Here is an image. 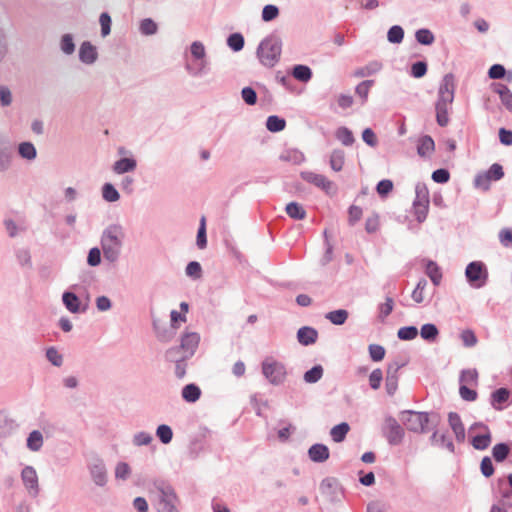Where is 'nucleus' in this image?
<instances>
[{"label":"nucleus","mask_w":512,"mask_h":512,"mask_svg":"<svg viewBox=\"0 0 512 512\" xmlns=\"http://www.w3.org/2000/svg\"><path fill=\"white\" fill-rule=\"evenodd\" d=\"M125 236L123 226L118 223L110 224L103 230L100 245L106 261L115 263L119 260Z\"/></svg>","instance_id":"1"},{"label":"nucleus","mask_w":512,"mask_h":512,"mask_svg":"<svg viewBox=\"0 0 512 512\" xmlns=\"http://www.w3.org/2000/svg\"><path fill=\"white\" fill-rule=\"evenodd\" d=\"M455 77L453 74H446L439 87L438 99L436 101V120L438 125L446 126L449 123V111L451 110L455 93Z\"/></svg>","instance_id":"2"},{"label":"nucleus","mask_w":512,"mask_h":512,"mask_svg":"<svg viewBox=\"0 0 512 512\" xmlns=\"http://www.w3.org/2000/svg\"><path fill=\"white\" fill-rule=\"evenodd\" d=\"M153 487L157 492L155 509L157 512H181V500L175 488L164 479H155Z\"/></svg>","instance_id":"3"},{"label":"nucleus","mask_w":512,"mask_h":512,"mask_svg":"<svg viewBox=\"0 0 512 512\" xmlns=\"http://www.w3.org/2000/svg\"><path fill=\"white\" fill-rule=\"evenodd\" d=\"M400 420L409 431L425 433L430 428L429 425H431V428L438 425L439 416L436 413L405 410L400 413Z\"/></svg>","instance_id":"4"},{"label":"nucleus","mask_w":512,"mask_h":512,"mask_svg":"<svg viewBox=\"0 0 512 512\" xmlns=\"http://www.w3.org/2000/svg\"><path fill=\"white\" fill-rule=\"evenodd\" d=\"M465 277L472 288H483L488 282V268L482 261H472L465 268Z\"/></svg>","instance_id":"5"},{"label":"nucleus","mask_w":512,"mask_h":512,"mask_svg":"<svg viewBox=\"0 0 512 512\" xmlns=\"http://www.w3.org/2000/svg\"><path fill=\"white\" fill-rule=\"evenodd\" d=\"M281 55V43L272 38L265 39L258 48V57L262 64L273 67Z\"/></svg>","instance_id":"6"},{"label":"nucleus","mask_w":512,"mask_h":512,"mask_svg":"<svg viewBox=\"0 0 512 512\" xmlns=\"http://www.w3.org/2000/svg\"><path fill=\"white\" fill-rule=\"evenodd\" d=\"M262 373L270 384L278 386L284 383L287 371L283 363L274 360L273 358H266L262 364Z\"/></svg>","instance_id":"7"},{"label":"nucleus","mask_w":512,"mask_h":512,"mask_svg":"<svg viewBox=\"0 0 512 512\" xmlns=\"http://www.w3.org/2000/svg\"><path fill=\"white\" fill-rule=\"evenodd\" d=\"M87 469L93 483L98 487H104L108 482V471L104 460L97 454L87 459Z\"/></svg>","instance_id":"8"},{"label":"nucleus","mask_w":512,"mask_h":512,"mask_svg":"<svg viewBox=\"0 0 512 512\" xmlns=\"http://www.w3.org/2000/svg\"><path fill=\"white\" fill-rule=\"evenodd\" d=\"M14 150V143L7 135L0 132V173H5L12 168Z\"/></svg>","instance_id":"9"},{"label":"nucleus","mask_w":512,"mask_h":512,"mask_svg":"<svg viewBox=\"0 0 512 512\" xmlns=\"http://www.w3.org/2000/svg\"><path fill=\"white\" fill-rule=\"evenodd\" d=\"M300 176L304 181L320 188L329 196L335 195L337 192L335 183L322 174H317L312 171H303L300 173Z\"/></svg>","instance_id":"10"},{"label":"nucleus","mask_w":512,"mask_h":512,"mask_svg":"<svg viewBox=\"0 0 512 512\" xmlns=\"http://www.w3.org/2000/svg\"><path fill=\"white\" fill-rule=\"evenodd\" d=\"M384 435L390 445L396 446L403 441L405 431L394 417L388 416L385 419Z\"/></svg>","instance_id":"11"},{"label":"nucleus","mask_w":512,"mask_h":512,"mask_svg":"<svg viewBox=\"0 0 512 512\" xmlns=\"http://www.w3.org/2000/svg\"><path fill=\"white\" fill-rule=\"evenodd\" d=\"M21 480L31 497L35 498L39 495L40 487L38 482V475L33 466L27 465L22 469Z\"/></svg>","instance_id":"12"},{"label":"nucleus","mask_w":512,"mask_h":512,"mask_svg":"<svg viewBox=\"0 0 512 512\" xmlns=\"http://www.w3.org/2000/svg\"><path fill=\"white\" fill-rule=\"evenodd\" d=\"M511 391L501 387L494 390L490 395V405L497 411L504 410L509 405Z\"/></svg>","instance_id":"13"},{"label":"nucleus","mask_w":512,"mask_h":512,"mask_svg":"<svg viewBox=\"0 0 512 512\" xmlns=\"http://www.w3.org/2000/svg\"><path fill=\"white\" fill-rule=\"evenodd\" d=\"M319 489L322 495L334 501L338 497L341 487L335 477H326L321 481Z\"/></svg>","instance_id":"14"},{"label":"nucleus","mask_w":512,"mask_h":512,"mask_svg":"<svg viewBox=\"0 0 512 512\" xmlns=\"http://www.w3.org/2000/svg\"><path fill=\"white\" fill-rule=\"evenodd\" d=\"M62 301L66 309L73 314L84 313L88 308V304L82 306L79 297L71 291L62 294Z\"/></svg>","instance_id":"15"},{"label":"nucleus","mask_w":512,"mask_h":512,"mask_svg":"<svg viewBox=\"0 0 512 512\" xmlns=\"http://www.w3.org/2000/svg\"><path fill=\"white\" fill-rule=\"evenodd\" d=\"M200 336L196 332H188L182 335L180 347L187 353L188 356L193 357L198 348Z\"/></svg>","instance_id":"16"},{"label":"nucleus","mask_w":512,"mask_h":512,"mask_svg":"<svg viewBox=\"0 0 512 512\" xmlns=\"http://www.w3.org/2000/svg\"><path fill=\"white\" fill-rule=\"evenodd\" d=\"M448 422L449 425L455 434V438L459 443H462L465 441L466 433H465V427L462 423L461 417L456 412H450L448 414Z\"/></svg>","instance_id":"17"},{"label":"nucleus","mask_w":512,"mask_h":512,"mask_svg":"<svg viewBox=\"0 0 512 512\" xmlns=\"http://www.w3.org/2000/svg\"><path fill=\"white\" fill-rule=\"evenodd\" d=\"M417 154L422 158H430L435 150V142L429 135H423L416 141Z\"/></svg>","instance_id":"18"},{"label":"nucleus","mask_w":512,"mask_h":512,"mask_svg":"<svg viewBox=\"0 0 512 512\" xmlns=\"http://www.w3.org/2000/svg\"><path fill=\"white\" fill-rule=\"evenodd\" d=\"M309 459L315 463H323L328 460L330 456L329 448L321 443L313 444L308 449Z\"/></svg>","instance_id":"19"},{"label":"nucleus","mask_w":512,"mask_h":512,"mask_svg":"<svg viewBox=\"0 0 512 512\" xmlns=\"http://www.w3.org/2000/svg\"><path fill=\"white\" fill-rule=\"evenodd\" d=\"M318 339V331L310 326H303L297 331V340L303 346L314 344Z\"/></svg>","instance_id":"20"},{"label":"nucleus","mask_w":512,"mask_h":512,"mask_svg":"<svg viewBox=\"0 0 512 512\" xmlns=\"http://www.w3.org/2000/svg\"><path fill=\"white\" fill-rule=\"evenodd\" d=\"M137 167V161L133 157H122L114 162L112 170L114 173L121 175L133 172Z\"/></svg>","instance_id":"21"},{"label":"nucleus","mask_w":512,"mask_h":512,"mask_svg":"<svg viewBox=\"0 0 512 512\" xmlns=\"http://www.w3.org/2000/svg\"><path fill=\"white\" fill-rule=\"evenodd\" d=\"M425 273L435 286H439L442 280V272L438 264L433 260H423Z\"/></svg>","instance_id":"22"},{"label":"nucleus","mask_w":512,"mask_h":512,"mask_svg":"<svg viewBox=\"0 0 512 512\" xmlns=\"http://www.w3.org/2000/svg\"><path fill=\"white\" fill-rule=\"evenodd\" d=\"M430 442L432 445L446 448L451 453L455 452L454 443L451 438L447 437L446 433L439 434V432L435 430L430 437Z\"/></svg>","instance_id":"23"},{"label":"nucleus","mask_w":512,"mask_h":512,"mask_svg":"<svg viewBox=\"0 0 512 512\" xmlns=\"http://www.w3.org/2000/svg\"><path fill=\"white\" fill-rule=\"evenodd\" d=\"M491 441L492 434L490 429H487L484 433L473 436L470 443L474 449L483 451L490 446Z\"/></svg>","instance_id":"24"},{"label":"nucleus","mask_w":512,"mask_h":512,"mask_svg":"<svg viewBox=\"0 0 512 512\" xmlns=\"http://www.w3.org/2000/svg\"><path fill=\"white\" fill-rule=\"evenodd\" d=\"M17 153L20 158L27 161H33L37 157V150L34 144L29 141L19 143L17 146Z\"/></svg>","instance_id":"25"},{"label":"nucleus","mask_w":512,"mask_h":512,"mask_svg":"<svg viewBox=\"0 0 512 512\" xmlns=\"http://www.w3.org/2000/svg\"><path fill=\"white\" fill-rule=\"evenodd\" d=\"M17 428V424L13 419L8 417L4 412H0V437L6 438L10 436Z\"/></svg>","instance_id":"26"},{"label":"nucleus","mask_w":512,"mask_h":512,"mask_svg":"<svg viewBox=\"0 0 512 512\" xmlns=\"http://www.w3.org/2000/svg\"><path fill=\"white\" fill-rule=\"evenodd\" d=\"M181 396L186 402L195 403L201 397V389L194 383L187 384L182 388Z\"/></svg>","instance_id":"27"},{"label":"nucleus","mask_w":512,"mask_h":512,"mask_svg":"<svg viewBox=\"0 0 512 512\" xmlns=\"http://www.w3.org/2000/svg\"><path fill=\"white\" fill-rule=\"evenodd\" d=\"M153 329L157 339L161 342H169L175 335V331L172 328H168L165 325H160L157 320L153 321Z\"/></svg>","instance_id":"28"},{"label":"nucleus","mask_w":512,"mask_h":512,"mask_svg":"<svg viewBox=\"0 0 512 512\" xmlns=\"http://www.w3.org/2000/svg\"><path fill=\"white\" fill-rule=\"evenodd\" d=\"M164 358L167 362L174 363L179 362V360H190L192 357L184 353V350L178 345L167 349Z\"/></svg>","instance_id":"29"},{"label":"nucleus","mask_w":512,"mask_h":512,"mask_svg":"<svg viewBox=\"0 0 512 512\" xmlns=\"http://www.w3.org/2000/svg\"><path fill=\"white\" fill-rule=\"evenodd\" d=\"M511 444L512 443L501 442L497 443L492 448V456L496 462L501 463L507 459L511 450Z\"/></svg>","instance_id":"30"},{"label":"nucleus","mask_w":512,"mask_h":512,"mask_svg":"<svg viewBox=\"0 0 512 512\" xmlns=\"http://www.w3.org/2000/svg\"><path fill=\"white\" fill-rule=\"evenodd\" d=\"M79 57L85 63H93L96 60V48L89 42H84L79 50Z\"/></svg>","instance_id":"31"},{"label":"nucleus","mask_w":512,"mask_h":512,"mask_svg":"<svg viewBox=\"0 0 512 512\" xmlns=\"http://www.w3.org/2000/svg\"><path fill=\"white\" fill-rule=\"evenodd\" d=\"M420 336L423 340L433 343L439 336V330L433 323H426L420 329Z\"/></svg>","instance_id":"32"},{"label":"nucleus","mask_w":512,"mask_h":512,"mask_svg":"<svg viewBox=\"0 0 512 512\" xmlns=\"http://www.w3.org/2000/svg\"><path fill=\"white\" fill-rule=\"evenodd\" d=\"M345 163V153L341 149H335L330 155L329 164L333 171L339 172L343 169Z\"/></svg>","instance_id":"33"},{"label":"nucleus","mask_w":512,"mask_h":512,"mask_svg":"<svg viewBox=\"0 0 512 512\" xmlns=\"http://www.w3.org/2000/svg\"><path fill=\"white\" fill-rule=\"evenodd\" d=\"M279 159L293 164H300L305 160V156L297 149H287L280 154Z\"/></svg>","instance_id":"34"},{"label":"nucleus","mask_w":512,"mask_h":512,"mask_svg":"<svg viewBox=\"0 0 512 512\" xmlns=\"http://www.w3.org/2000/svg\"><path fill=\"white\" fill-rule=\"evenodd\" d=\"M43 446V435L39 430H33L27 437V447L33 452L39 451Z\"/></svg>","instance_id":"35"},{"label":"nucleus","mask_w":512,"mask_h":512,"mask_svg":"<svg viewBox=\"0 0 512 512\" xmlns=\"http://www.w3.org/2000/svg\"><path fill=\"white\" fill-rule=\"evenodd\" d=\"M285 211L290 218L295 220H302L306 217L305 209L297 202L288 203L286 205Z\"/></svg>","instance_id":"36"},{"label":"nucleus","mask_w":512,"mask_h":512,"mask_svg":"<svg viewBox=\"0 0 512 512\" xmlns=\"http://www.w3.org/2000/svg\"><path fill=\"white\" fill-rule=\"evenodd\" d=\"M413 208H414V215L416 217V220L419 223L424 222L427 218V214H428V210H429V201L414 200Z\"/></svg>","instance_id":"37"},{"label":"nucleus","mask_w":512,"mask_h":512,"mask_svg":"<svg viewBox=\"0 0 512 512\" xmlns=\"http://www.w3.org/2000/svg\"><path fill=\"white\" fill-rule=\"evenodd\" d=\"M478 371L473 368V369H463L461 372H460V376H459V382H460V385L464 384V385H477L478 384Z\"/></svg>","instance_id":"38"},{"label":"nucleus","mask_w":512,"mask_h":512,"mask_svg":"<svg viewBox=\"0 0 512 512\" xmlns=\"http://www.w3.org/2000/svg\"><path fill=\"white\" fill-rule=\"evenodd\" d=\"M349 429L350 427L346 422H342L340 424L335 425L330 431V435L333 441L336 443L342 442L345 439L347 433L349 432Z\"/></svg>","instance_id":"39"},{"label":"nucleus","mask_w":512,"mask_h":512,"mask_svg":"<svg viewBox=\"0 0 512 512\" xmlns=\"http://www.w3.org/2000/svg\"><path fill=\"white\" fill-rule=\"evenodd\" d=\"M323 372V367L317 364L304 373L303 380L309 384L317 383L322 378Z\"/></svg>","instance_id":"40"},{"label":"nucleus","mask_w":512,"mask_h":512,"mask_svg":"<svg viewBox=\"0 0 512 512\" xmlns=\"http://www.w3.org/2000/svg\"><path fill=\"white\" fill-rule=\"evenodd\" d=\"M382 68L381 63L377 61H373L361 67L355 71V76L357 77H367L379 72Z\"/></svg>","instance_id":"41"},{"label":"nucleus","mask_w":512,"mask_h":512,"mask_svg":"<svg viewBox=\"0 0 512 512\" xmlns=\"http://www.w3.org/2000/svg\"><path fill=\"white\" fill-rule=\"evenodd\" d=\"M325 317L334 325H342L348 318V312L345 309H338L328 312Z\"/></svg>","instance_id":"42"},{"label":"nucleus","mask_w":512,"mask_h":512,"mask_svg":"<svg viewBox=\"0 0 512 512\" xmlns=\"http://www.w3.org/2000/svg\"><path fill=\"white\" fill-rule=\"evenodd\" d=\"M46 359L55 367H60L63 364L64 358L61 353L57 350L56 347L51 346L46 349L45 352Z\"/></svg>","instance_id":"43"},{"label":"nucleus","mask_w":512,"mask_h":512,"mask_svg":"<svg viewBox=\"0 0 512 512\" xmlns=\"http://www.w3.org/2000/svg\"><path fill=\"white\" fill-rule=\"evenodd\" d=\"M102 197L107 202H116L119 200L120 194L113 184L105 183L102 186Z\"/></svg>","instance_id":"44"},{"label":"nucleus","mask_w":512,"mask_h":512,"mask_svg":"<svg viewBox=\"0 0 512 512\" xmlns=\"http://www.w3.org/2000/svg\"><path fill=\"white\" fill-rule=\"evenodd\" d=\"M459 337L462 341L463 346L466 348H472L476 346V344L478 343V338L475 332L471 329H465L461 331Z\"/></svg>","instance_id":"45"},{"label":"nucleus","mask_w":512,"mask_h":512,"mask_svg":"<svg viewBox=\"0 0 512 512\" xmlns=\"http://www.w3.org/2000/svg\"><path fill=\"white\" fill-rule=\"evenodd\" d=\"M156 436L163 444H169L173 438V431L169 425L161 424L156 429Z\"/></svg>","instance_id":"46"},{"label":"nucleus","mask_w":512,"mask_h":512,"mask_svg":"<svg viewBox=\"0 0 512 512\" xmlns=\"http://www.w3.org/2000/svg\"><path fill=\"white\" fill-rule=\"evenodd\" d=\"M196 245L199 249H204L207 246L206 222L204 216L200 219V225L196 236Z\"/></svg>","instance_id":"47"},{"label":"nucleus","mask_w":512,"mask_h":512,"mask_svg":"<svg viewBox=\"0 0 512 512\" xmlns=\"http://www.w3.org/2000/svg\"><path fill=\"white\" fill-rule=\"evenodd\" d=\"M417 335L418 329L415 326H404L401 327L397 332L398 338L403 341L413 340L417 337Z\"/></svg>","instance_id":"48"},{"label":"nucleus","mask_w":512,"mask_h":512,"mask_svg":"<svg viewBox=\"0 0 512 512\" xmlns=\"http://www.w3.org/2000/svg\"><path fill=\"white\" fill-rule=\"evenodd\" d=\"M369 356L372 361L379 362L385 357V348L379 344H370L368 347Z\"/></svg>","instance_id":"49"},{"label":"nucleus","mask_w":512,"mask_h":512,"mask_svg":"<svg viewBox=\"0 0 512 512\" xmlns=\"http://www.w3.org/2000/svg\"><path fill=\"white\" fill-rule=\"evenodd\" d=\"M185 273L188 277L194 280L200 279L202 276V267L199 262L191 261L187 264Z\"/></svg>","instance_id":"50"},{"label":"nucleus","mask_w":512,"mask_h":512,"mask_svg":"<svg viewBox=\"0 0 512 512\" xmlns=\"http://www.w3.org/2000/svg\"><path fill=\"white\" fill-rule=\"evenodd\" d=\"M490 181H498L504 177V171L502 165L494 163L490 168L484 172Z\"/></svg>","instance_id":"51"},{"label":"nucleus","mask_w":512,"mask_h":512,"mask_svg":"<svg viewBox=\"0 0 512 512\" xmlns=\"http://www.w3.org/2000/svg\"><path fill=\"white\" fill-rule=\"evenodd\" d=\"M426 286H427V280L424 278H421L418 281L415 289L412 291L411 297L416 303L423 302V300H424L423 292H424V289Z\"/></svg>","instance_id":"52"},{"label":"nucleus","mask_w":512,"mask_h":512,"mask_svg":"<svg viewBox=\"0 0 512 512\" xmlns=\"http://www.w3.org/2000/svg\"><path fill=\"white\" fill-rule=\"evenodd\" d=\"M293 76L297 80L306 82L311 78L312 73H311V70L309 67L304 66V65H297V66H295V68L293 70Z\"/></svg>","instance_id":"53"},{"label":"nucleus","mask_w":512,"mask_h":512,"mask_svg":"<svg viewBox=\"0 0 512 512\" xmlns=\"http://www.w3.org/2000/svg\"><path fill=\"white\" fill-rule=\"evenodd\" d=\"M131 474V468L126 462H119L115 467V478L120 480H127Z\"/></svg>","instance_id":"54"},{"label":"nucleus","mask_w":512,"mask_h":512,"mask_svg":"<svg viewBox=\"0 0 512 512\" xmlns=\"http://www.w3.org/2000/svg\"><path fill=\"white\" fill-rule=\"evenodd\" d=\"M385 388L388 395L393 396L398 388V375L386 374Z\"/></svg>","instance_id":"55"},{"label":"nucleus","mask_w":512,"mask_h":512,"mask_svg":"<svg viewBox=\"0 0 512 512\" xmlns=\"http://www.w3.org/2000/svg\"><path fill=\"white\" fill-rule=\"evenodd\" d=\"M153 440V437L150 433L148 432H145V431H141V432H138L136 433L134 436H133V444L135 446H147L149 445Z\"/></svg>","instance_id":"56"},{"label":"nucleus","mask_w":512,"mask_h":512,"mask_svg":"<svg viewBox=\"0 0 512 512\" xmlns=\"http://www.w3.org/2000/svg\"><path fill=\"white\" fill-rule=\"evenodd\" d=\"M480 471L482 475L486 478L491 477L494 474V465L492 463V460L489 456H485L482 458L480 463Z\"/></svg>","instance_id":"57"},{"label":"nucleus","mask_w":512,"mask_h":512,"mask_svg":"<svg viewBox=\"0 0 512 512\" xmlns=\"http://www.w3.org/2000/svg\"><path fill=\"white\" fill-rule=\"evenodd\" d=\"M417 41L423 45H430L434 42V35L428 29H420L415 34Z\"/></svg>","instance_id":"58"},{"label":"nucleus","mask_w":512,"mask_h":512,"mask_svg":"<svg viewBox=\"0 0 512 512\" xmlns=\"http://www.w3.org/2000/svg\"><path fill=\"white\" fill-rule=\"evenodd\" d=\"M404 31L402 27L395 25L392 26L387 34V38L391 43H400L403 40Z\"/></svg>","instance_id":"59"},{"label":"nucleus","mask_w":512,"mask_h":512,"mask_svg":"<svg viewBox=\"0 0 512 512\" xmlns=\"http://www.w3.org/2000/svg\"><path fill=\"white\" fill-rule=\"evenodd\" d=\"M382 380L383 372L380 368L374 369L369 375V385L373 390L380 388Z\"/></svg>","instance_id":"60"},{"label":"nucleus","mask_w":512,"mask_h":512,"mask_svg":"<svg viewBox=\"0 0 512 512\" xmlns=\"http://www.w3.org/2000/svg\"><path fill=\"white\" fill-rule=\"evenodd\" d=\"M101 248L93 247L89 250L87 256V264L91 267H96L101 263Z\"/></svg>","instance_id":"61"},{"label":"nucleus","mask_w":512,"mask_h":512,"mask_svg":"<svg viewBox=\"0 0 512 512\" xmlns=\"http://www.w3.org/2000/svg\"><path fill=\"white\" fill-rule=\"evenodd\" d=\"M16 258L18 263L21 266L31 267V255L30 251L26 248L17 249L16 252Z\"/></svg>","instance_id":"62"},{"label":"nucleus","mask_w":512,"mask_h":512,"mask_svg":"<svg viewBox=\"0 0 512 512\" xmlns=\"http://www.w3.org/2000/svg\"><path fill=\"white\" fill-rule=\"evenodd\" d=\"M227 43L234 51H240L244 46V38L239 33H234L229 36Z\"/></svg>","instance_id":"63"},{"label":"nucleus","mask_w":512,"mask_h":512,"mask_svg":"<svg viewBox=\"0 0 512 512\" xmlns=\"http://www.w3.org/2000/svg\"><path fill=\"white\" fill-rule=\"evenodd\" d=\"M363 211L359 206L351 205L348 209L349 225L354 226L362 217Z\"/></svg>","instance_id":"64"}]
</instances>
